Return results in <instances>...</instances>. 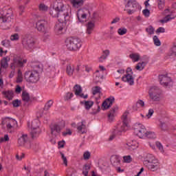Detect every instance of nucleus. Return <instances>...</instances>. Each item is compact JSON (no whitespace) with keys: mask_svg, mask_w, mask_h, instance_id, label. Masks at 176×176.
Returning <instances> with one entry per match:
<instances>
[{"mask_svg":"<svg viewBox=\"0 0 176 176\" xmlns=\"http://www.w3.org/2000/svg\"><path fill=\"white\" fill-rule=\"evenodd\" d=\"M32 70H29L25 72L24 78L28 83H36L39 80V72H42L43 65L40 63H32Z\"/></svg>","mask_w":176,"mask_h":176,"instance_id":"nucleus-1","label":"nucleus"},{"mask_svg":"<svg viewBox=\"0 0 176 176\" xmlns=\"http://www.w3.org/2000/svg\"><path fill=\"white\" fill-rule=\"evenodd\" d=\"M129 113V111H125L123 113L122 116V122L118 124L117 126H115L112 135L109 138V141H112L116 135H122V133H124L125 131H127V130H130V124H129V119L127 118Z\"/></svg>","mask_w":176,"mask_h":176,"instance_id":"nucleus-2","label":"nucleus"},{"mask_svg":"<svg viewBox=\"0 0 176 176\" xmlns=\"http://www.w3.org/2000/svg\"><path fill=\"white\" fill-rule=\"evenodd\" d=\"M13 10L12 8L4 9L0 12V24L3 30H9L12 27Z\"/></svg>","mask_w":176,"mask_h":176,"instance_id":"nucleus-3","label":"nucleus"},{"mask_svg":"<svg viewBox=\"0 0 176 176\" xmlns=\"http://www.w3.org/2000/svg\"><path fill=\"white\" fill-rule=\"evenodd\" d=\"M143 164L148 170L153 172L157 171L160 168L159 160L153 154H146L144 157Z\"/></svg>","mask_w":176,"mask_h":176,"instance_id":"nucleus-4","label":"nucleus"},{"mask_svg":"<svg viewBox=\"0 0 176 176\" xmlns=\"http://www.w3.org/2000/svg\"><path fill=\"white\" fill-rule=\"evenodd\" d=\"M53 6L54 9H56L60 14V18L58 20L67 21V17L69 16V13H68L67 6L64 5L63 1L56 0Z\"/></svg>","mask_w":176,"mask_h":176,"instance_id":"nucleus-5","label":"nucleus"},{"mask_svg":"<svg viewBox=\"0 0 176 176\" xmlns=\"http://www.w3.org/2000/svg\"><path fill=\"white\" fill-rule=\"evenodd\" d=\"M65 43L67 50L70 52H76L82 47V40L78 38L69 37L66 38Z\"/></svg>","mask_w":176,"mask_h":176,"instance_id":"nucleus-6","label":"nucleus"},{"mask_svg":"<svg viewBox=\"0 0 176 176\" xmlns=\"http://www.w3.org/2000/svg\"><path fill=\"white\" fill-rule=\"evenodd\" d=\"M21 43L23 49L26 50H34L36 41L32 36L26 34L21 38Z\"/></svg>","mask_w":176,"mask_h":176,"instance_id":"nucleus-7","label":"nucleus"},{"mask_svg":"<svg viewBox=\"0 0 176 176\" xmlns=\"http://www.w3.org/2000/svg\"><path fill=\"white\" fill-rule=\"evenodd\" d=\"M148 95L151 100L159 102L161 100L162 90L159 87H151Z\"/></svg>","mask_w":176,"mask_h":176,"instance_id":"nucleus-8","label":"nucleus"},{"mask_svg":"<svg viewBox=\"0 0 176 176\" xmlns=\"http://www.w3.org/2000/svg\"><path fill=\"white\" fill-rule=\"evenodd\" d=\"M2 124H6L8 133H14V128L17 127V121L13 118H6L2 120Z\"/></svg>","mask_w":176,"mask_h":176,"instance_id":"nucleus-9","label":"nucleus"},{"mask_svg":"<svg viewBox=\"0 0 176 176\" xmlns=\"http://www.w3.org/2000/svg\"><path fill=\"white\" fill-rule=\"evenodd\" d=\"M146 131H147L145 126L142 124L137 123L133 125V133L135 136L138 137L140 139H143L145 138Z\"/></svg>","mask_w":176,"mask_h":176,"instance_id":"nucleus-10","label":"nucleus"},{"mask_svg":"<svg viewBox=\"0 0 176 176\" xmlns=\"http://www.w3.org/2000/svg\"><path fill=\"white\" fill-rule=\"evenodd\" d=\"M36 28L38 32H46L50 28L49 21L45 19L38 20L36 23Z\"/></svg>","mask_w":176,"mask_h":176,"instance_id":"nucleus-11","label":"nucleus"},{"mask_svg":"<svg viewBox=\"0 0 176 176\" xmlns=\"http://www.w3.org/2000/svg\"><path fill=\"white\" fill-rule=\"evenodd\" d=\"M41 134V128H39V121L34 120L32 122V131L30 135L32 138H36Z\"/></svg>","mask_w":176,"mask_h":176,"instance_id":"nucleus-12","label":"nucleus"},{"mask_svg":"<svg viewBox=\"0 0 176 176\" xmlns=\"http://www.w3.org/2000/svg\"><path fill=\"white\" fill-rule=\"evenodd\" d=\"M164 14H165V16L161 21L162 23H166L176 18V14H173L169 8L165 9Z\"/></svg>","mask_w":176,"mask_h":176,"instance_id":"nucleus-13","label":"nucleus"},{"mask_svg":"<svg viewBox=\"0 0 176 176\" xmlns=\"http://www.w3.org/2000/svg\"><path fill=\"white\" fill-rule=\"evenodd\" d=\"M132 71L131 67H128L126 70V74L122 77V82H127L130 86H133V75L130 74Z\"/></svg>","mask_w":176,"mask_h":176,"instance_id":"nucleus-14","label":"nucleus"},{"mask_svg":"<svg viewBox=\"0 0 176 176\" xmlns=\"http://www.w3.org/2000/svg\"><path fill=\"white\" fill-rule=\"evenodd\" d=\"M160 85L163 87H168L172 82V79L167 74H162L159 76Z\"/></svg>","mask_w":176,"mask_h":176,"instance_id":"nucleus-15","label":"nucleus"},{"mask_svg":"<svg viewBox=\"0 0 176 176\" xmlns=\"http://www.w3.org/2000/svg\"><path fill=\"white\" fill-rule=\"evenodd\" d=\"M24 64H27V59L20 60L17 58H14L13 63L10 64L11 69H15L17 67H24Z\"/></svg>","mask_w":176,"mask_h":176,"instance_id":"nucleus-16","label":"nucleus"},{"mask_svg":"<svg viewBox=\"0 0 176 176\" xmlns=\"http://www.w3.org/2000/svg\"><path fill=\"white\" fill-rule=\"evenodd\" d=\"M50 127L52 135L57 137V135H60V134H61V130L63 128H61V126H60V124H54L51 125Z\"/></svg>","mask_w":176,"mask_h":176,"instance_id":"nucleus-17","label":"nucleus"},{"mask_svg":"<svg viewBox=\"0 0 176 176\" xmlns=\"http://www.w3.org/2000/svg\"><path fill=\"white\" fill-rule=\"evenodd\" d=\"M113 102H115V98L113 96H111L103 102L102 107H103L104 109H109V108L113 105Z\"/></svg>","mask_w":176,"mask_h":176,"instance_id":"nucleus-18","label":"nucleus"},{"mask_svg":"<svg viewBox=\"0 0 176 176\" xmlns=\"http://www.w3.org/2000/svg\"><path fill=\"white\" fill-rule=\"evenodd\" d=\"M77 131L80 134H86L87 133L85 120H82L81 122L78 123Z\"/></svg>","mask_w":176,"mask_h":176,"instance_id":"nucleus-19","label":"nucleus"},{"mask_svg":"<svg viewBox=\"0 0 176 176\" xmlns=\"http://www.w3.org/2000/svg\"><path fill=\"white\" fill-rule=\"evenodd\" d=\"M87 17V13L83 10L79 9L77 12V19L79 23H83L86 21V19Z\"/></svg>","mask_w":176,"mask_h":176,"instance_id":"nucleus-20","label":"nucleus"},{"mask_svg":"<svg viewBox=\"0 0 176 176\" xmlns=\"http://www.w3.org/2000/svg\"><path fill=\"white\" fill-rule=\"evenodd\" d=\"M74 90L76 96H79V97H80L81 98H88L89 95H85L84 94H82V87H80V85H76L74 87Z\"/></svg>","mask_w":176,"mask_h":176,"instance_id":"nucleus-21","label":"nucleus"},{"mask_svg":"<svg viewBox=\"0 0 176 176\" xmlns=\"http://www.w3.org/2000/svg\"><path fill=\"white\" fill-rule=\"evenodd\" d=\"M10 60V58L9 57H4L1 60L0 63V74H2L3 71L2 69H7L9 67V63H8V61Z\"/></svg>","mask_w":176,"mask_h":176,"instance_id":"nucleus-22","label":"nucleus"},{"mask_svg":"<svg viewBox=\"0 0 176 176\" xmlns=\"http://www.w3.org/2000/svg\"><path fill=\"white\" fill-rule=\"evenodd\" d=\"M70 3L74 9H80L83 6L85 1L83 0H69Z\"/></svg>","mask_w":176,"mask_h":176,"instance_id":"nucleus-23","label":"nucleus"},{"mask_svg":"<svg viewBox=\"0 0 176 176\" xmlns=\"http://www.w3.org/2000/svg\"><path fill=\"white\" fill-rule=\"evenodd\" d=\"M126 2L124 12H126L127 14H133V10L130 8H133V0H124Z\"/></svg>","mask_w":176,"mask_h":176,"instance_id":"nucleus-24","label":"nucleus"},{"mask_svg":"<svg viewBox=\"0 0 176 176\" xmlns=\"http://www.w3.org/2000/svg\"><path fill=\"white\" fill-rule=\"evenodd\" d=\"M28 142V135L23 134L18 139V145L19 146H24V145H25V144H27Z\"/></svg>","mask_w":176,"mask_h":176,"instance_id":"nucleus-25","label":"nucleus"},{"mask_svg":"<svg viewBox=\"0 0 176 176\" xmlns=\"http://www.w3.org/2000/svg\"><path fill=\"white\" fill-rule=\"evenodd\" d=\"M168 56L176 58V40L173 42L168 51Z\"/></svg>","mask_w":176,"mask_h":176,"instance_id":"nucleus-26","label":"nucleus"},{"mask_svg":"<svg viewBox=\"0 0 176 176\" xmlns=\"http://www.w3.org/2000/svg\"><path fill=\"white\" fill-rule=\"evenodd\" d=\"M3 96H5L9 101L13 100L14 92L12 90L4 91L2 92Z\"/></svg>","mask_w":176,"mask_h":176,"instance_id":"nucleus-27","label":"nucleus"},{"mask_svg":"<svg viewBox=\"0 0 176 176\" xmlns=\"http://www.w3.org/2000/svg\"><path fill=\"white\" fill-rule=\"evenodd\" d=\"M75 72V66L74 65L68 64L66 66V74L68 76H72Z\"/></svg>","mask_w":176,"mask_h":176,"instance_id":"nucleus-28","label":"nucleus"},{"mask_svg":"<svg viewBox=\"0 0 176 176\" xmlns=\"http://www.w3.org/2000/svg\"><path fill=\"white\" fill-rule=\"evenodd\" d=\"M118 109V106H114L109 112L108 113V119L109 122H112L113 120V118H115V113Z\"/></svg>","mask_w":176,"mask_h":176,"instance_id":"nucleus-29","label":"nucleus"},{"mask_svg":"<svg viewBox=\"0 0 176 176\" xmlns=\"http://www.w3.org/2000/svg\"><path fill=\"white\" fill-rule=\"evenodd\" d=\"M58 21H60V23H57L54 28H55V31L56 32H57L58 34H61V31H63V30L64 29L63 23H64V21H61V20H58Z\"/></svg>","mask_w":176,"mask_h":176,"instance_id":"nucleus-30","label":"nucleus"},{"mask_svg":"<svg viewBox=\"0 0 176 176\" xmlns=\"http://www.w3.org/2000/svg\"><path fill=\"white\" fill-rule=\"evenodd\" d=\"M50 14H51L52 17H57L58 19H61V14L56 8H54V6L50 12Z\"/></svg>","mask_w":176,"mask_h":176,"instance_id":"nucleus-31","label":"nucleus"},{"mask_svg":"<svg viewBox=\"0 0 176 176\" xmlns=\"http://www.w3.org/2000/svg\"><path fill=\"white\" fill-rule=\"evenodd\" d=\"M94 30V23L89 22L87 25V34L90 35Z\"/></svg>","mask_w":176,"mask_h":176,"instance_id":"nucleus-32","label":"nucleus"},{"mask_svg":"<svg viewBox=\"0 0 176 176\" xmlns=\"http://www.w3.org/2000/svg\"><path fill=\"white\" fill-rule=\"evenodd\" d=\"M30 94L28 92L23 91L22 92V100L25 102H28L30 101Z\"/></svg>","mask_w":176,"mask_h":176,"instance_id":"nucleus-33","label":"nucleus"},{"mask_svg":"<svg viewBox=\"0 0 176 176\" xmlns=\"http://www.w3.org/2000/svg\"><path fill=\"white\" fill-rule=\"evenodd\" d=\"M90 170V165L85 164L82 168V174L85 176H89V171Z\"/></svg>","mask_w":176,"mask_h":176,"instance_id":"nucleus-34","label":"nucleus"},{"mask_svg":"<svg viewBox=\"0 0 176 176\" xmlns=\"http://www.w3.org/2000/svg\"><path fill=\"white\" fill-rule=\"evenodd\" d=\"M103 53H104V54L102 55L99 58L100 63H102L103 60H106L107 57H108V56H109V50H106L103 52Z\"/></svg>","mask_w":176,"mask_h":176,"instance_id":"nucleus-35","label":"nucleus"},{"mask_svg":"<svg viewBox=\"0 0 176 176\" xmlns=\"http://www.w3.org/2000/svg\"><path fill=\"white\" fill-rule=\"evenodd\" d=\"M84 105H85V109L89 111V109H90V108H91V106L94 105V102L90 101V100H85Z\"/></svg>","mask_w":176,"mask_h":176,"instance_id":"nucleus-36","label":"nucleus"},{"mask_svg":"<svg viewBox=\"0 0 176 176\" xmlns=\"http://www.w3.org/2000/svg\"><path fill=\"white\" fill-rule=\"evenodd\" d=\"M145 65H146V63L144 62L138 63L135 66V69L137 71L141 72L144 69Z\"/></svg>","mask_w":176,"mask_h":176,"instance_id":"nucleus-37","label":"nucleus"},{"mask_svg":"<svg viewBox=\"0 0 176 176\" xmlns=\"http://www.w3.org/2000/svg\"><path fill=\"white\" fill-rule=\"evenodd\" d=\"M52 105H53V100H48L43 108L44 111H49V109L52 108Z\"/></svg>","mask_w":176,"mask_h":176,"instance_id":"nucleus-38","label":"nucleus"},{"mask_svg":"<svg viewBox=\"0 0 176 176\" xmlns=\"http://www.w3.org/2000/svg\"><path fill=\"white\" fill-rule=\"evenodd\" d=\"M145 138L148 139H155L156 138V134L154 132L146 131Z\"/></svg>","mask_w":176,"mask_h":176,"instance_id":"nucleus-39","label":"nucleus"},{"mask_svg":"<svg viewBox=\"0 0 176 176\" xmlns=\"http://www.w3.org/2000/svg\"><path fill=\"white\" fill-rule=\"evenodd\" d=\"M49 9V7H47V6L45 5L44 3H41L38 6V10L40 12H47Z\"/></svg>","mask_w":176,"mask_h":176,"instance_id":"nucleus-40","label":"nucleus"},{"mask_svg":"<svg viewBox=\"0 0 176 176\" xmlns=\"http://www.w3.org/2000/svg\"><path fill=\"white\" fill-rule=\"evenodd\" d=\"M12 104L14 108H19V107L21 105V100H19V99H16L12 102Z\"/></svg>","mask_w":176,"mask_h":176,"instance_id":"nucleus-41","label":"nucleus"},{"mask_svg":"<svg viewBox=\"0 0 176 176\" xmlns=\"http://www.w3.org/2000/svg\"><path fill=\"white\" fill-rule=\"evenodd\" d=\"M29 148H32L34 151H38V149H39V144L38 143H30V146L28 147Z\"/></svg>","mask_w":176,"mask_h":176,"instance_id":"nucleus-42","label":"nucleus"},{"mask_svg":"<svg viewBox=\"0 0 176 176\" xmlns=\"http://www.w3.org/2000/svg\"><path fill=\"white\" fill-rule=\"evenodd\" d=\"M132 161L133 158H131V155H125L123 157L124 163H131Z\"/></svg>","mask_w":176,"mask_h":176,"instance_id":"nucleus-43","label":"nucleus"},{"mask_svg":"<svg viewBox=\"0 0 176 176\" xmlns=\"http://www.w3.org/2000/svg\"><path fill=\"white\" fill-rule=\"evenodd\" d=\"M100 93H101V87L99 86L94 87L92 91L93 95L96 96V94H100Z\"/></svg>","mask_w":176,"mask_h":176,"instance_id":"nucleus-44","label":"nucleus"},{"mask_svg":"<svg viewBox=\"0 0 176 176\" xmlns=\"http://www.w3.org/2000/svg\"><path fill=\"white\" fill-rule=\"evenodd\" d=\"M160 10H163L165 6V0H157V1Z\"/></svg>","mask_w":176,"mask_h":176,"instance_id":"nucleus-45","label":"nucleus"},{"mask_svg":"<svg viewBox=\"0 0 176 176\" xmlns=\"http://www.w3.org/2000/svg\"><path fill=\"white\" fill-rule=\"evenodd\" d=\"M118 34L119 35H124L127 34V29L125 28H120L118 30Z\"/></svg>","mask_w":176,"mask_h":176,"instance_id":"nucleus-46","label":"nucleus"},{"mask_svg":"<svg viewBox=\"0 0 176 176\" xmlns=\"http://www.w3.org/2000/svg\"><path fill=\"white\" fill-rule=\"evenodd\" d=\"M41 34H43V41L44 42H46L49 38H50V33H49V30H47L46 32H43Z\"/></svg>","mask_w":176,"mask_h":176,"instance_id":"nucleus-47","label":"nucleus"},{"mask_svg":"<svg viewBox=\"0 0 176 176\" xmlns=\"http://www.w3.org/2000/svg\"><path fill=\"white\" fill-rule=\"evenodd\" d=\"M140 59V56L138 53H133V63L138 62Z\"/></svg>","mask_w":176,"mask_h":176,"instance_id":"nucleus-48","label":"nucleus"},{"mask_svg":"<svg viewBox=\"0 0 176 176\" xmlns=\"http://www.w3.org/2000/svg\"><path fill=\"white\" fill-rule=\"evenodd\" d=\"M156 146L162 153H164L163 145L160 142H156Z\"/></svg>","mask_w":176,"mask_h":176,"instance_id":"nucleus-49","label":"nucleus"},{"mask_svg":"<svg viewBox=\"0 0 176 176\" xmlns=\"http://www.w3.org/2000/svg\"><path fill=\"white\" fill-rule=\"evenodd\" d=\"M91 156V154L90 153V152L85 151L83 154V159L84 160H89Z\"/></svg>","mask_w":176,"mask_h":176,"instance_id":"nucleus-50","label":"nucleus"},{"mask_svg":"<svg viewBox=\"0 0 176 176\" xmlns=\"http://www.w3.org/2000/svg\"><path fill=\"white\" fill-rule=\"evenodd\" d=\"M1 45L4 46V47H9L10 46V41L3 40L1 41Z\"/></svg>","mask_w":176,"mask_h":176,"instance_id":"nucleus-51","label":"nucleus"},{"mask_svg":"<svg viewBox=\"0 0 176 176\" xmlns=\"http://www.w3.org/2000/svg\"><path fill=\"white\" fill-rule=\"evenodd\" d=\"M153 41H154V44L156 46L161 45V41H160V39L158 38V37L157 36H153Z\"/></svg>","mask_w":176,"mask_h":176,"instance_id":"nucleus-52","label":"nucleus"},{"mask_svg":"<svg viewBox=\"0 0 176 176\" xmlns=\"http://www.w3.org/2000/svg\"><path fill=\"white\" fill-rule=\"evenodd\" d=\"M146 31L148 34L152 35L154 34L155 29L152 26H149L146 29Z\"/></svg>","mask_w":176,"mask_h":176,"instance_id":"nucleus-53","label":"nucleus"},{"mask_svg":"<svg viewBox=\"0 0 176 176\" xmlns=\"http://www.w3.org/2000/svg\"><path fill=\"white\" fill-rule=\"evenodd\" d=\"M60 153L61 159L63 160V164L65 166H68V161L67 160V157L62 152H60Z\"/></svg>","mask_w":176,"mask_h":176,"instance_id":"nucleus-54","label":"nucleus"},{"mask_svg":"<svg viewBox=\"0 0 176 176\" xmlns=\"http://www.w3.org/2000/svg\"><path fill=\"white\" fill-rule=\"evenodd\" d=\"M20 39V36H19V34L15 33L10 36L11 41H19Z\"/></svg>","mask_w":176,"mask_h":176,"instance_id":"nucleus-55","label":"nucleus"},{"mask_svg":"<svg viewBox=\"0 0 176 176\" xmlns=\"http://www.w3.org/2000/svg\"><path fill=\"white\" fill-rule=\"evenodd\" d=\"M9 140V135L8 134H6L4 135L3 138H0V142H8Z\"/></svg>","mask_w":176,"mask_h":176,"instance_id":"nucleus-56","label":"nucleus"},{"mask_svg":"<svg viewBox=\"0 0 176 176\" xmlns=\"http://www.w3.org/2000/svg\"><path fill=\"white\" fill-rule=\"evenodd\" d=\"M72 97H74V94L68 92L65 96V101H68V100H71Z\"/></svg>","mask_w":176,"mask_h":176,"instance_id":"nucleus-57","label":"nucleus"},{"mask_svg":"<svg viewBox=\"0 0 176 176\" xmlns=\"http://www.w3.org/2000/svg\"><path fill=\"white\" fill-rule=\"evenodd\" d=\"M142 13L145 17H149L150 16V10L148 8L144 9Z\"/></svg>","mask_w":176,"mask_h":176,"instance_id":"nucleus-58","label":"nucleus"},{"mask_svg":"<svg viewBox=\"0 0 176 176\" xmlns=\"http://www.w3.org/2000/svg\"><path fill=\"white\" fill-rule=\"evenodd\" d=\"M63 135L65 137L66 135H72V131H71V129H66L65 132H63Z\"/></svg>","mask_w":176,"mask_h":176,"instance_id":"nucleus-59","label":"nucleus"},{"mask_svg":"<svg viewBox=\"0 0 176 176\" xmlns=\"http://www.w3.org/2000/svg\"><path fill=\"white\" fill-rule=\"evenodd\" d=\"M137 107H138V108H140V107H144V102L142 101V100H138V102H137Z\"/></svg>","mask_w":176,"mask_h":176,"instance_id":"nucleus-60","label":"nucleus"},{"mask_svg":"<svg viewBox=\"0 0 176 176\" xmlns=\"http://www.w3.org/2000/svg\"><path fill=\"white\" fill-rule=\"evenodd\" d=\"M65 145V141L64 140H62L58 142V148H64Z\"/></svg>","mask_w":176,"mask_h":176,"instance_id":"nucleus-61","label":"nucleus"},{"mask_svg":"<svg viewBox=\"0 0 176 176\" xmlns=\"http://www.w3.org/2000/svg\"><path fill=\"white\" fill-rule=\"evenodd\" d=\"M153 113H154V110L152 109H150L148 110V114H146V116L149 118H151L153 116Z\"/></svg>","mask_w":176,"mask_h":176,"instance_id":"nucleus-62","label":"nucleus"},{"mask_svg":"<svg viewBox=\"0 0 176 176\" xmlns=\"http://www.w3.org/2000/svg\"><path fill=\"white\" fill-rule=\"evenodd\" d=\"M23 82V76H18L16 78V83H21Z\"/></svg>","mask_w":176,"mask_h":176,"instance_id":"nucleus-63","label":"nucleus"},{"mask_svg":"<svg viewBox=\"0 0 176 176\" xmlns=\"http://www.w3.org/2000/svg\"><path fill=\"white\" fill-rule=\"evenodd\" d=\"M165 29L164 28H160L157 30V33H164Z\"/></svg>","mask_w":176,"mask_h":176,"instance_id":"nucleus-64","label":"nucleus"}]
</instances>
